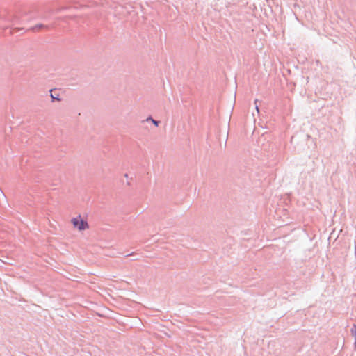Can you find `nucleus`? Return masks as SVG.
Instances as JSON below:
<instances>
[{
	"label": "nucleus",
	"mask_w": 356,
	"mask_h": 356,
	"mask_svg": "<svg viewBox=\"0 0 356 356\" xmlns=\"http://www.w3.org/2000/svg\"><path fill=\"white\" fill-rule=\"evenodd\" d=\"M73 227L79 232L85 231L89 229L88 222L83 219L81 215L72 218L70 220Z\"/></svg>",
	"instance_id": "nucleus-1"
},
{
	"label": "nucleus",
	"mask_w": 356,
	"mask_h": 356,
	"mask_svg": "<svg viewBox=\"0 0 356 356\" xmlns=\"http://www.w3.org/2000/svg\"><path fill=\"white\" fill-rule=\"evenodd\" d=\"M147 120H151V121L152 122V123H153L154 125H156V126H158V124H159V122H158V121H156V120H154V119H152V118H147Z\"/></svg>",
	"instance_id": "nucleus-2"
},
{
	"label": "nucleus",
	"mask_w": 356,
	"mask_h": 356,
	"mask_svg": "<svg viewBox=\"0 0 356 356\" xmlns=\"http://www.w3.org/2000/svg\"><path fill=\"white\" fill-rule=\"evenodd\" d=\"M352 333L354 334L355 336V339H356V325H353V327L352 329Z\"/></svg>",
	"instance_id": "nucleus-3"
},
{
	"label": "nucleus",
	"mask_w": 356,
	"mask_h": 356,
	"mask_svg": "<svg viewBox=\"0 0 356 356\" xmlns=\"http://www.w3.org/2000/svg\"><path fill=\"white\" fill-rule=\"evenodd\" d=\"M58 96H59L58 95H54V94H52V93L51 94V98H52L53 99H56V100H58V101H59V100H60V98L58 97Z\"/></svg>",
	"instance_id": "nucleus-4"
},
{
	"label": "nucleus",
	"mask_w": 356,
	"mask_h": 356,
	"mask_svg": "<svg viewBox=\"0 0 356 356\" xmlns=\"http://www.w3.org/2000/svg\"><path fill=\"white\" fill-rule=\"evenodd\" d=\"M44 26H43V25H40V26H39V27H40V28H42V27H44Z\"/></svg>",
	"instance_id": "nucleus-5"
}]
</instances>
